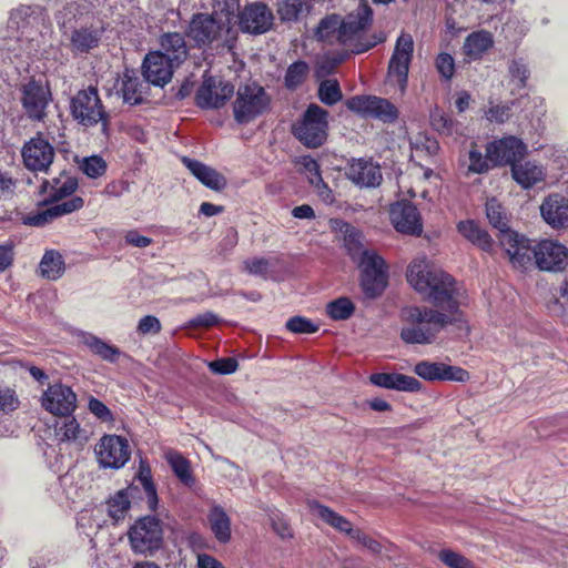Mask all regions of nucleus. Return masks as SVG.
<instances>
[{
  "label": "nucleus",
  "instance_id": "12",
  "mask_svg": "<svg viewBox=\"0 0 568 568\" xmlns=\"http://www.w3.org/2000/svg\"><path fill=\"white\" fill-rule=\"evenodd\" d=\"M94 453L100 467L111 469L122 468L131 456L128 440L119 435L102 436Z\"/></svg>",
  "mask_w": 568,
  "mask_h": 568
},
{
  "label": "nucleus",
  "instance_id": "31",
  "mask_svg": "<svg viewBox=\"0 0 568 568\" xmlns=\"http://www.w3.org/2000/svg\"><path fill=\"white\" fill-rule=\"evenodd\" d=\"M101 40V30L93 27L73 28L69 37V48L75 55L95 49Z\"/></svg>",
  "mask_w": 568,
  "mask_h": 568
},
{
  "label": "nucleus",
  "instance_id": "61",
  "mask_svg": "<svg viewBox=\"0 0 568 568\" xmlns=\"http://www.w3.org/2000/svg\"><path fill=\"white\" fill-rule=\"evenodd\" d=\"M162 329L161 322L158 317L153 315H145L143 316L139 323L136 331L139 334L146 335V334H158Z\"/></svg>",
  "mask_w": 568,
  "mask_h": 568
},
{
  "label": "nucleus",
  "instance_id": "16",
  "mask_svg": "<svg viewBox=\"0 0 568 568\" xmlns=\"http://www.w3.org/2000/svg\"><path fill=\"white\" fill-rule=\"evenodd\" d=\"M41 405L54 416L71 415L77 408V395L71 387L57 383L43 393Z\"/></svg>",
  "mask_w": 568,
  "mask_h": 568
},
{
  "label": "nucleus",
  "instance_id": "37",
  "mask_svg": "<svg viewBox=\"0 0 568 568\" xmlns=\"http://www.w3.org/2000/svg\"><path fill=\"white\" fill-rule=\"evenodd\" d=\"M78 187V182L74 178L68 175H61L55 178L50 183L43 181L41 185V192L48 193L51 201H60L63 197L71 195Z\"/></svg>",
  "mask_w": 568,
  "mask_h": 568
},
{
  "label": "nucleus",
  "instance_id": "9",
  "mask_svg": "<svg viewBox=\"0 0 568 568\" xmlns=\"http://www.w3.org/2000/svg\"><path fill=\"white\" fill-rule=\"evenodd\" d=\"M271 104V98L265 89L256 83L240 87L233 103L234 119L237 123H248L262 113Z\"/></svg>",
  "mask_w": 568,
  "mask_h": 568
},
{
  "label": "nucleus",
  "instance_id": "45",
  "mask_svg": "<svg viewBox=\"0 0 568 568\" xmlns=\"http://www.w3.org/2000/svg\"><path fill=\"white\" fill-rule=\"evenodd\" d=\"M355 312V305L348 297H338L326 305V314L334 321L348 320Z\"/></svg>",
  "mask_w": 568,
  "mask_h": 568
},
{
  "label": "nucleus",
  "instance_id": "5",
  "mask_svg": "<svg viewBox=\"0 0 568 568\" xmlns=\"http://www.w3.org/2000/svg\"><path fill=\"white\" fill-rule=\"evenodd\" d=\"M405 325L400 331L402 339L407 344H432L439 332L453 318L438 310L430 307L410 306L403 311Z\"/></svg>",
  "mask_w": 568,
  "mask_h": 568
},
{
  "label": "nucleus",
  "instance_id": "22",
  "mask_svg": "<svg viewBox=\"0 0 568 568\" xmlns=\"http://www.w3.org/2000/svg\"><path fill=\"white\" fill-rule=\"evenodd\" d=\"M499 243L505 248L509 261L515 267H526L534 257V246L530 240L511 231L499 236Z\"/></svg>",
  "mask_w": 568,
  "mask_h": 568
},
{
  "label": "nucleus",
  "instance_id": "3",
  "mask_svg": "<svg viewBox=\"0 0 568 568\" xmlns=\"http://www.w3.org/2000/svg\"><path fill=\"white\" fill-rule=\"evenodd\" d=\"M236 24V16L227 8L196 13L189 23L187 36L200 49L209 45L232 49L237 38Z\"/></svg>",
  "mask_w": 568,
  "mask_h": 568
},
{
  "label": "nucleus",
  "instance_id": "14",
  "mask_svg": "<svg viewBox=\"0 0 568 568\" xmlns=\"http://www.w3.org/2000/svg\"><path fill=\"white\" fill-rule=\"evenodd\" d=\"M21 92V103L28 118L32 121H43L52 100L50 88L41 81L30 80L22 87Z\"/></svg>",
  "mask_w": 568,
  "mask_h": 568
},
{
  "label": "nucleus",
  "instance_id": "15",
  "mask_svg": "<svg viewBox=\"0 0 568 568\" xmlns=\"http://www.w3.org/2000/svg\"><path fill=\"white\" fill-rule=\"evenodd\" d=\"M534 258L541 271L560 272L568 265V248L552 240H544L534 246Z\"/></svg>",
  "mask_w": 568,
  "mask_h": 568
},
{
  "label": "nucleus",
  "instance_id": "10",
  "mask_svg": "<svg viewBox=\"0 0 568 568\" xmlns=\"http://www.w3.org/2000/svg\"><path fill=\"white\" fill-rule=\"evenodd\" d=\"M414 41L410 34L402 33L395 43L393 54L388 63L387 75L393 84H396L404 93L408 83V71L413 59Z\"/></svg>",
  "mask_w": 568,
  "mask_h": 568
},
{
  "label": "nucleus",
  "instance_id": "52",
  "mask_svg": "<svg viewBox=\"0 0 568 568\" xmlns=\"http://www.w3.org/2000/svg\"><path fill=\"white\" fill-rule=\"evenodd\" d=\"M438 558L449 568H474L470 560L452 549H442L438 554Z\"/></svg>",
  "mask_w": 568,
  "mask_h": 568
},
{
  "label": "nucleus",
  "instance_id": "13",
  "mask_svg": "<svg viewBox=\"0 0 568 568\" xmlns=\"http://www.w3.org/2000/svg\"><path fill=\"white\" fill-rule=\"evenodd\" d=\"M346 106L355 113L377 119L384 123H393L398 118V110L392 102L375 95L353 97L347 100Z\"/></svg>",
  "mask_w": 568,
  "mask_h": 568
},
{
  "label": "nucleus",
  "instance_id": "1",
  "mask_svg": "<svg viewBox=\"0 0 568 568\" xmlns=\"http://www.w3.org/2000/svg\"><path fill=\"white\" fill-rule=\"evenodd\" d=\"M407 282L425 300L446 311L450 317L465 304V291L455 278L443 270L432 267L425 256L410 262Z\"/></svg>",
  "mask_w": 568,
  "mask_h": 568
},
{
  "label": "nucleus",
  "instance_id": "25",
  "mask_svg": "<svg viewBox=\"0 0 568 568\" xmlns=\"http://www.w3.org/2000/svg\"><path fill=\"white\" fill-rule=\"evenodd\" d=\"M542 220L554 230L568 227V197L552 193L540 205Z\"/></svg>",
  "mask_w": 568,
  "mask_h": 568
},
{
  "label": "nucleus",
  "instance_id": "51",
  "mask_svg": "<svg viewBox=\"0 0 568 568\" xmlns=\"http://www.w3.org/2000/svg\"><path fill=\"white\" fill-rule=\"evenodd\" d=\"M514 102H507L501 104L489 103V108L485 112V116L488 121L495 123H505L511 116Z\"/></svg>",
  "mask_w": 568,
  "mask_h": 568
},
{
  "label": "nucleus",
  "instance_id": "53",
  "mask_svg": "<svg viewBox=\"0 0 568 568\" xmlns=\"http://www.w3.org/2000/svg\"><path fill=\"white\" fill-rule=\"evenodd\" d=\"M508 72L513 81H517V87L523 89L527 85L530 71L523 59H514L509 62Z\"/></svg>",
  "mask_w": 568,
  "mask_h": 568
},
{
  "label": "nucleus",
  "instance_id": "17",
  "mask_svg": "<svg viewBox=\"0 0 568 568\" xmlns=\"http://www.w3.org/2000/svg\"><path fill=\"white\" fill-rule=\"evenodd\" d=\"M389 219L394 229L406 235L419 236L423 222L417 207L409 201H399L389 209Z\"/></svg>",
  "mask_w": 568,
  "mask_h": 568
},
{
  "label": "nucleus",
  "instance_id": "44",
  "mask_svg": "<svg viewBox=\"0 0 568 568\" xmlns=\"http://www.w3.org/2000/svg\"><path fill=\"white\" fill-rule=\"evenodd\" d=\"M311 9L306 0H284L278 8V16L283 21H297L305 17Z\"/></svg>",
  "mask_w": 568,
  "mask_h": 568
},
{
  "label": "nucleus",
  "instance_id": "7",
  "mask_svg": "<svg viewBox=\"0 0 568 568\" xmlns=\"http://www.w3.org/2000/svg\"><path fill=\"white\" fill-rule=\"evenodd\" d=\"M327 116L325 109L310 104L302 119L293 125V134L307 148L321 146L327 138Z\"/></svg>",
  "mask_w": 568,
  "mask_h": 568
},
{
  "label": "nucleus",
  "instance_id": "35",
  "mask_svg": "<svg viewBox=\"0 0 568 568\" xmlns=\"http://www.w3.org/2000/svg\"><path fill=\"white\" fill-rule=\"evenodd\" d=\"M164 458L170 465L176 478L186 487H193L196 483L191 463L181 453L174 449H166Z\"/></svg>",
  "mask_w": 568,
  "mask_h": 568
},
{
  "label": "nucleus",
  "instance_id": "27",
  "mask_svg": "<svg viewBox=\"0 0 568 568\" xmlns=\"http://www.w3.org/2000/svg\"><path fill=\"white\" fill-rule=\"evenodd\" d=\"M160 49L156 53L165 57L171 63L180 67L189 57L185 38L179 32H164L159 39Z\"/></svg>",
  "mask_w": 568,
  "mask_h": 568
},
{
  "label": "nucleus",
  "instance_id": "39",
  "mask_svg": "<svg viewBox=\"0 0 568 568\" xmlns=\"http://www.w3.org/2000/svg\"><path fill=\"white\" fill-rule=\"evenodd\" d=\"M65 270L63 256L55 250L45 251L40 264V275L47 280L55 281L60 278Z\"/></svg>",
  "mask_w": 568,
  "mask_h": 568
},
{
  "label": "nucleus",
  "instance_id": "38",
  "mask_svg": "<svg viewBox=\"0 0 568 568\" xmlns=\"http://www.w3.org/2000/svg\"><path fill=\"white\" fill-rule=\"evenodd\" d=\"M511 173L514 180L525 189L535 185L544 179L542 168L529 161L513 164Z\"/></svg>",
  "mask_w": 568,
  "mask_h": 568
},
{
  "label": "nucleus",
  "instance_id": "34",
  "mask_svg": "<svg viewBox=\"0 0 568 568\" xmlns=\"http://www.w3.org/2000/svg\"><path fill=\"white\" fill-rule=\"evenodd\" d=\"M182 162L207 187L219 191L225 186V179L213 168L186 156L182 159Z\"/></svg>",
  "mask_w": 568,
  "mask_h": 568
},
{
  "label": "nucleus",
  "instance_id": "56",
  "mask_svg": "<svg viewBox=\"0 0 568 568\" xmlns=\"http://www.w3.org/2000/svg\"><path fill=\"white\" fill-rule=\"evenodd\" d=\"M349 538L354 540L357 545L362 546L363 548L367 549L374 555H378L382 552V544L378 540L365 534L364 531H362L361 529H355Z\"/></svg>",
  "mask_w": 568,
  "mask_h": 568
},
{
  "label": "nucleus",
  "instance_id": "40",
  "mask_svg": "<svg viewBox=\"0 0 568 568\" xmlns=\"http://www.w3.org/2000/svg\"><path fill=\"white\" fill-rule=\"evenodd\" d=\"M81 342L97 356L109 363H114L120 356V349L108 344L90 333L81 334Z\"/></svg>",
  "mask_w": 568,
  "mask_h": 568
},
{
  "label": "nucleus",
  "instance_id": "28",
  "mask_svg": "<svg viewBox=\"0 0 568 568\" xmlns=\"http://www.w3.org/2000/svg\"><path fill=\"white\" fill-rule=\"evenodd\" d=\"M54 436L59 443L83 446L89 440V432L81 427L75 417L71 415L60 416L54 424Z\"/></svg>",
  "mask_w": 568,
  "mask_h": 568
},
{
  "label": "nucleus",
  "instance_id": "19",
  "mask_svg": "<svg viewBox=\"0 0 568 568\" xmlns=\"http://www.w3.org/2000/svg\"><path fill=\"white\" fill-rule=\"evenodd\" d=\"M234 87L216 78H207L196 92V104L203 109H217L233 95Z\"/></svg>",
  "mask_w": 568,
  "mask_h": 568
},
{
  "label": "nucleus",
  "instance_id": "64",
  "mask_svg": "<svg viewBox=\"0 0 568 568\" xmlns=\"http://www.w3.org/2000/svg\"><path fill=\"white\" fill-rule=\"evenodd\" d=\"M54 219H55V216L53 215V210L50 206V207H48L45 210H42L40 212L33 213V214H29L24 219V223L27 225L40 227V226H43L47 223L51 222Z\"/></svg>",
  "mask_w": 568,
  "mask_h": 568
},
{
  "label": "nucleus",
  "instance_id": "43",
  "mask_svg": "<svg viewBox=\"0 0 568 568\" xmlns=\"http://www.w3.org/2000/svg\"><path fill=\"white\" fill-rule=\"evenodd\" d=\"M133 487L119 490L114 496L108 500V514L114 520L119 521L124 519L130 509V491Z\"/></svg>",
  "mask_w": 568,
  "mask_h": 568
},
{
  "label": "nucleus",
  "instance_id": "11",
  "mask_svg": "<svg viewBox=\"0 0 568 568\" xmlns=\"http://www.w3.org/2000/svg\"><path fill=\"white\" fill-rule=\"evenodd\" d=\"M161 521L155 516L138 519L129 530V540L135 552L145 554L158 549L162 542Z\"/></svg>",
  "mask_w": 568,
  "mask_h": 568
},
{
  "label": "nucleus",
  "instance_id": "46",
  "mask_svg": "<svg viewBox=\"0 0 568 568\" xmlns=\"http://www.w3.org/2000/svg\"><path fill=\"white\" fill-rule=\"evenodd\" d=\"M310 72L308 64L305 61H296L292 63L285 73L284 85L288 90H296L303 84Z\"/></svg>",
  "mask_w": 568,
  "mask_h": 568
},
{
  "label": "nucleus",
  "instance_id": "50",
  "mask_svg": "<svg viewBox=\"0 0 568 568\" xmlns=\"http://www.w3.org/2000/svg\"><path fill=\"white\" fill-rule=\"evenodd\" d=\"M80 170L89 178L97 179L102 176L106 171L105 161L98 155L84 158L80 163Z\"/></svg>",
  "mask_w": 568,
  "mask_h": 568
},
{
  "label": "nucleus",
  "instance_id": "58",
  "mask_svg": "<svg viewBox=\"0 0 568 568\" xmlns=\"http://www.w3.org/2000/svg\"><path fill=\"white\" fill-rule=\"evenodd\" d=\"M88 409L101 422L112 423L114 420V416L109 407L95 397H90Z\"/></svg>",
  "mask_w": 568,
  "mask_h": 568
},
{
  "label": "nucleus",
  "instance_id": "23",
  "mask_svg": "<svg viewBox=\"0 0 568 568\" xmlns=\"http://www.w3.org/2000/svg\"><path fill=\"white\" fill-rule=\"evenodd\" d=\"M236 20L243 32L261 34L272 27L273 14L265 4L252 3L243 9Z\"/></svg>",
  "mask_w": 568,
  "mask_h": 568
},
{
  "label": "nucleus",
  "instance_id": "57",
  "mask_svg": "<svg viewBox=\"0 0 568 568\" xmlns=\"http://www.w3.org/2000/svg\"><path fill=\"white\" fill-rule=\"evenodd\" d=\"M83 205H84V201L82 197L73 196L67 201L51 205V207L53 210V215L57 219L59 216L75 212V211L82 209Z\"/></svg>",
  "mask_w": 568,
  "mask_h": 568
},
{
  "label": "nucleus",
  "instance_id": "20",
  "mask_svg": "<svg viewBox=\"0 0 568 568\" xmlns=\"http://www.w3.org/2000/svg\"><path fill=\"white\" fill-rule=\"evenodd\" d=\"M24 165L34 172H47L54 159L53 146L42 136L32 138L22 149Z\"/></svg>",
  "mask_w": 568,
  "mask_h": 568
},
{
  "label": "nucleus",
  "instance_id": "32",
  "mask_svg": "<svg viewBox=\"0 0 568 568\" xmlns=\"http://www.w3.org/2000/svg\"><path fill=\"white\" fill-rule=\"evenodd\" d=\"M494 45V38L489 31L479 30L468 34L463 44V54L467 62L477 61Z\"/></svg>",
  "mask_w": 568,
  "mask_h": 568
},
{
  "label": "nucleus",
  "instance_id": "59",
  "mask_svg": "<svg viewBox=\"0 0 568 568\" xmlns=\"http://www.w3.org/2000/svg\"><path fill=\"white\" fill-rule=\"evenodd\" d=\"M300 164L302 172L307 176V180L311 184L321 181L322 175L320 172V164L313 158L302 156Z\"/></svg>",
  "mask_w": 568,
  "mask_h": 568
},
{
  "label": "nucleus",
  "instance_id": "42",
  "mask_svg": "<svg viewBox=\"0 0 568 568\" xmlns=\"http://www.w3.org/2000/svg\"><path fill=\"white\" fill-rule=\"evenodd\" d=\"M486 216L490 223V225L499 231V236L505 234L506 232H511L508 226L509 220L505 209L496 199H489L486 202Z\"/></svg>",
  "mask_w": 568,
  "mask_h": 568
},
{
  "label": "nucleus",
  "instance_id": "21",
  "mask_svg": "<svg viewBox=\"0 0 568 568\" xmlns=\"http://www.w3.org/2000/svg\"><path fill=\"white\" fill-rule=\"evenodd\" d=\"M414 373L428 382H466L469 378V373L462 367L430 361L418 362L414 367Z\"/></svg>",
  "mask_w": 568,
  "mask_h": 568
},
{
  "label": "nucleus",
  "instance_id": "33",
  "mask_svg": "<svg viewBox=\"0 0 568 568\" xmlns=\"http://www.w3.org/2000/svg\"><path fill=\"white\" fill-rule=\"evenodd\" d=\"M307 507L314 515L320 517L325 524L335 530L343 532L348 537H351L352 532H354L355 529L353 528L352 523L329 507L324 506L316 500H308Z\"/></svg>",
  "mask_w": 568,
  "mask_h": 568
},
{
  "label": "nucleus",
  "instance_id": "54",
  "mask_svg": "<svg viewBox=\"0 0 568 568\" xmlns=\"http://www.w3.org/2000/svg\"><path fill=\"white\" fill-rule=\"evenodd\" d=\"M20 400L16 390L9 386H0V413L10 414L19 408Z\"/></svg>",
  "mask_w": 568,
  "mask_h": 568
},
{
  "label": "nucleus",
  "instance_id": "49",
  "mask_svg": "<svg viewBox=\"0 0 568 568\" xmlns=\"http://www.w3.org/2000/svg\"><path fill=\"white\" fill-rule=\"evenodd\" d=\"M434 65L442 81L449 82L454 78L456 71L455 59L449 53L442 52L437 54Z\"/></svg>",
  "mask_w": 568,
  "mask_h": 568
},
{
  "label": "nucleus",
  "instance_id": "4",
  "mask_svg": "<svg viewBox=\"0 0 568 568\" xmlns=\"http://www.w3.org/2000/svg\"><path fill=\"white\" fill-rule=\"evenodd\" d=\"M43 17L40 8L21 6L10 14L7 34L2 38V49L14 57L32 54L40 45V26Z\"/></svg>",
  "mask_w": 568,
  "mask_h": 568
},
{
  "label": "nucleus",
  "instance_id": "47",
  "mask_svg": "<svg viewBox=\"0 0 568 568\" xmlns=\"http://www.w3.org/2000/svg\"><path fill=\"white\" fill-rule=\"evenodd\" d=\"M318 98L326 105H334L343 98L337 80H324L318 87Z\"/></svg>",
  "mask_w": 568,
  "mask_h": 568
},
{
  "label": "nucleus",
  "instance_id": "55",
  "mask_svg": "<svg viewBox=\"0 0 568 568\" xmlns=\"http://www.w3.org/2000/svg\"><path fill=\"white\" fill-rule=\"evenodd\" d=\"M285 326L294 334H312L318 331V325L303 316L291 317Z\"/></svg>",
  "mask_w": 568,
  "mask_h": 568
},
{
  "label": "nucleus",
  "instance_id": "48",
  "mask_svg": "<svg viewBox=\"0 0 568 568\" xmlns=\"http://www.w3.org/2000/svg\"><path fill=\"white\" fill-rule=\"evenodd\" d=\"M468 172L481 174L487 172L493 165L487 154L483 153L477 149L475 143L471 144V149L468 152Z\"/></svg>",
  "mask_w": 568,
  "mask_h": 568
},
{
  "label": "nucleus",
  "instance_id": "2",
  "mask_svg": "<svg viewBox=\"0 0 568 568\" xmlns=\"http://www.w3.org/2000/svg\"><path fill=\"white\" fill-rule=\"evenodd\" d=\"M373 10L367 1H361L356 10L345 18L338 14H329L323 18L316 30L318 41L327 44H341L353 53H362L369 50L371 45L358 43L362 32L371 26Z\"/></svg>",
  "mask_w": 568,
  "mask_h": 568
},
{
  "label": "nucleus",
  "instance_id": "18",
  "mask_svg": "<svg viewBox=\"0 0 568 568\" xmlns=\"http://www.w3.org/2000/svg\"><path fill=\"white\" fill-rule=\"evenodd\" d=\"M486 152L491 165L515 164L526 153V145L516 136H505L487 144Z\"/></svg>",
  "mask_w": 568,
  "mask_h": 568
},
{
  "label": "nucleus",
  "instance_id": "8",
  "mask_svg": "<svg viewBox=\"0 0 568 568\" xmlns=\"http://www.w3.org/2000/svg\"><path fill=\"white\" fill-rule=\"evenodd\" d=\"M361 287L367 298L382 295L387 286V266L374 251L364 250L358 260Z\"/></svg>",
  "mask_w": 568,
  "mask_h": 568
},
{
  "label": "nucleus",
  "instance_id": "29",
  "mask_svg": "<svg viewBox=\"0 0 568 568\" xmlns=\"http://www.w3.org/2000/svg\"><path fill=\"white\" fill-rule=\"evenodd\" d=\"M373 385L395 389L399 392H419L423 387L422 383L413 376L399 373H374L369 376Z\"/></svg>",
  "mask_w": 568,
  "mask_h": 568
},
{
  "label": "nucleus",
  "instance_id": "6",
  "mask_svg": "<svg viewBox=\"0 0 568 568\" xmlns=\"http://www.w3.org/2000/svg\"><path fill=\"white\" fill-rule=\"evenodd\" d=\"M71 115L81 125L102 124V132L108 134L110 115L104 109L97 88L80 90L70 102Z\"/></svg>",
  "mask_w": 568,
  "mask_h": 568
},
{
  "label": "nucleus",
  "instance_id": "41",
  "mask_svg": "<svg viewBox=\"0 0 568 568\" xmlns=\"http://www.w3.org/2000/svg\"><path fill=\"white\" fill-rule=\"evenodd\" d=\"M458 232L483 251H490L493 241L489 234L474 221H462L457 225Z\"/></svg>",
  "mask_w": 568,
  "mask_h": 568
},
{
  "label": "nucleus",
  "instance_id": "26",
  "mask_svg": "<svg viewBox=\"0 0 568 568\" xmlns=\"http://www.w3.org/2000/svg\"><path fill=\"white\" fill-rule=\"evenodd\" d=\"M346 176L361 187L378 186L383 180L378 164L372 160H353L346 169Z\"/></svg>",
  "mask_w": 568,
  "mask_h": 568
},
{
  "label": "nucleus",
  "instance_id": "30",
  "mask_svg": "<svg viewBox=\"0 0 568 568\" xmlns=\"http://www.w3.org/2000/svg\"><path fill=\"white\" fill-rule=\"evenodd\" d=\"M146 85L131 70H125L118 80L116 93L124 103L136 105L143 102Z\"/></svg>",
  "mask_w": 568,
  "mask_h": 568
},
{
  "label": "nucleus",
  "instance_id": "60",
  "mask_svg": "<svg viewBox=\"0 0 568 568\" xmlns=\"http://www.w3.org/2000/svg\"><path fill=\"white\" fill-rule=\"evenodd\" d=\"M270 267V260L264 257H254L244 262V270L252 275L266 276Z\"/></svg>",
  "mask_w": 568,
  "mask_h": 568
},
{
  "label": "nucleus",
  "instance_id": "24",
  "mask_svg": "<svg viewBox=\"0 0 568 568\" xmlns=\"http://www.w3.org/2000/svg\"><path fill=\"white\" fill-rule=\"evenodd\" d=\"M176 68L165 57L152 51L143 60L142 74L148 83L164 87L171 81Z\"/></svg>",
  "mask_w": 568,
  "mask_h": 568
},
{
  "label": "nucleus",
  "instance_id": "63",
  "mask_svg": "<svg viewBox=\"0 0 568 568\" xmlns=\"http://www.w3.org/2000/svg\"><path fill=\"white\" fill-rule=\"evenodd\" d=\"M138 481L144 490L149 509L154 511L158 507L159 498H158L156 487L153 483L152 477H149L145 479H140Z\"/></svg>",
  "mask_w": 568,
  "mask_h": 568
},
{
  "label": "nucleus",
  "instance_id": "36",
  "mask_svg": "<svg viewBox=\"0 0 568 568\" xmlns=\"http://www.w3.org/2000/svg\"><path fill=\"white\" fill-rule=\"evenodd\" d=\"M207 520L212 532L220 542H227L231 539V519L220 505H214Z\"/></svg>",
  "mask_w": 568,
  "mask_h": 568
},
{
  "label": "nucleus",
  "instance_id": "62",
  "mask_svg": "<svg viewBox=\"0 0 568 568\" xmlns=\"http://www.w3.org/2000/svg\"><path fill=\"white\" fill-rule=\"evenodd\" d=\"M209 368L215 374H232L237 368V362L232 357H224L210 362Z\"/></svg>",
  "mask_w": 568,
  "mask_h": 568
}]
</instances>
